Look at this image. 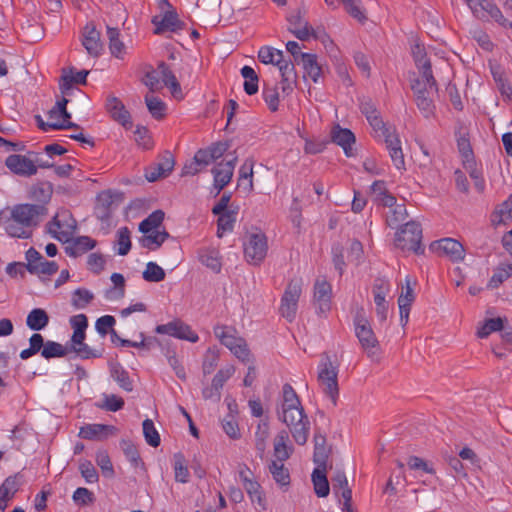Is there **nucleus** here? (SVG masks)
<instances>
[{
	"mask_svg": "<svg viewBox=\"0 0 512 512\" xmlns=\"http://www.w3.org/2000/svg\"><path fill=\"white\" fill-rule=\"evenodd\" d=\"M395 246L402 251H412L415 254H423L424 247L422 246L421 225L415 221H409L404 224L396 232Z\"/></svg>",
	"mask_w": 512,
	"mask_h": 512,
	"instance_id": "nucleus-1",
	"label": "nucleus"
},
{
	"mask_svg": "<svg viewBox=\"0 0 512 512\" xmlns=\"http://www.w3.org/2000/svg\"><path fill=\"white\" fill-rule=\"evenodd\" d=\"M26 267L29 273L36 274L40 278L55 274L59 266L55 261L47 260L34 247H30L25 253Z\"/></svg>",
	"mask_w": 512,
	"mask_h": 512,
	"instance_id": "nucleus-2",
	"label": "nucleus"
},
{
	"mask_svg": "<svg viewBox=\"0 0 512 512\" xmlns=\"http://www.w3.org/2000/svg\"><path fill=\"white\" fill-rule=\"evenodd\" d=\"M47 213L44 205L36 204H17L11 210V220L27 228L36 226L39 222V216Z\"/></svg>",
	"mask_w": 512,
	"mask_h": 512,
	"instance_id": "nucleus-3",
	"label": "nucleus"
},
{
	"mask_svg": "<svg viewBox=\"0 0 512 512\" xmlns=\"http://www.w3.org/2000/svg\"><path fill=\"white\" fill-rule=\"evenodd\" d=\"M337 375V368L332 365L329 357H327V360L319 366L318 380L323 386L324 393L331 399L333 406L337 405L339 395Z\"/></svg>",
	"mask_w": 512,
	"mask_h": 512,
	"instance_id": "nucleus-4",
	"label": "nucleus"
},
{
	"mask_svg": "<svg viewBox=\"0 0 512 512\" xmlns=\"http://www.w3.org/2000/svg\"><path fill=\"white\" fill-rule=\"evenodd\" d=\"M267 238L264 233L249 234L244 241V255L249 263L260 264L267 253Z\"/></svg>",
	"mask_w": 512,
	"mask_h": 512,
	"instance_id": "nucleus-5",
	"label": "nucleus"
},
{
	"mask_svg": "<svg viewBox=\"0 0 512 512\" xmlns=\"http://www.w3.org/2000/svg\"><path fill=\"white\" fill-rule=\"evenodd\" d=\"M454 135L457 142L458 151L463 159L464 167H472L475 164L474 153L470 143L469 128L458 119L455 123Z\"/></svg>",
	"mask_w": 512,
	"mask_h": 512,
	"instance_id": "nucleus-6",
	"label": "nucleus"
},
{
	"mask_svg": "<svg viewBox=\"0 0 512 512\" xmlns=\"http://www.w3.org/2000/svg\"><path fill=\"white\" fill-rule=\"evenodd\" d=\"M175 165L174 156L170 151H164L159 157V162L151 164L145 169V178L149 182H155L167 177Z\"/></svg>",
	"mask_w": 512,
	"mask_h": 512,
	"instance_id": "nucleus-7",
	"label": "nucleus"
},
{
	"mask_svg": "<svg viewBox=\"0 0 512 512\" xmlns=\"http://www.w3.org/2000/svg\"><path fill=\"white\" fill-rule=\"evenodd\" d=\"M155 332L158 334H168L192 343H196L199 340L198 335L192 331L191 327L181 320H174L167 324L157 325Z\"/></svg>",
	"mask_w": 512,
	"mask_h": 512,
	"instance_id": "nucleus-8",
	"label": "nucleus"
},
{
	"mask_svg": "<svg viewBox=\"0 0 512 512\" xmlns=\"http://www.w3.org/2000/svg\"><path fill=\"white\" fill-rule=\"evenodd\" d=\"M429 249L448 256L452 261H459L464 258V248L462 244L452 238H443L430 244Z\"/></svg>",
	"mask_w": 512,
	"mask_h": 512,
	"instance_id": "nucleus-9",
	"label": "nucleus"
},
{
	"mask_svg": "<svg viewBox=\"0 0 512 512\" xmlns=\"http://www.w3.org/2000/svg\"><path fill=\"white\" fill-rule=\"evenodd\" d=\"M5 165L12 173L19 176L30 177L37 173V166L34 161L24 155H9L5 160Z\"/></svg>",
	"mask_w": 512,
	"mask_h": 512,
	"instance_id": "nucleus-10",
	"label": "nucleus"
},
{
	"mask_svg": "<svg viewBox=\"0 0 512 512\" xmlns=\"http://www.w3.org/2000/svg\"><path fill=\"white\" fill-rule=\"evenodd\" d=\"M155 26L154 33L160 35L165 31L177 32L185 28V23L181 21L175 10L166 11L163 17L154 16L151 20Z\"/></svg>",
	"mask_w": 512,
	"mask_h": 512,
	"instance_id": "nucleus-11",
	"label": "nucleus"
},
{
	"mask_svg": "<svg viewBox=\"0 0 512 512\" xmlns=\"http://www.w3.org/2000/svg\"><path fill=\"white\" fill-rule=\"evenodd\" d=\"M283 403H282V416L280 419L283 422H287L288 412L294 411L297 416H301L304 412V408L301 405L300 399L293 389V387L286 383L283 385Z\"/></svg>",
	"mask_w": 512,
	"mask_h": 512,
	"instance_id": "nucleus-12",
	"label": "nucleus"
},
{
	"mask_svg": "<svg viewBox=\"0 0 512 512\" xmlns=\"http://www.w3.org/2000/svg\"><path fill=\"white\" fill-rule=\"evenodd\" d=\"M330 136L333 143L342 147L347 157L354 156L352 146L355 144L356 138L350 129L342 128L339 124H336L332 127Z\"/></svg>",
	"mask_w": 512,
	"mask_h": 512,
	"instance_id": "nucleus-13",
	"label": "nucleus"
},
{
	"mask_svg": "<svg viewBox=\"0 0 512 512\" xmlns=\"http://www.w3.org/2000/svg\"><path fill=\"white\" fill-rule=\"evenodd\" d=\"M106 109L111 117L125 129L132 128L133 123L131 121V115L119 98L109 96L106 101Z\"/></svg>",
	"mask_w": 512,
	"mask_h": 512,
	"instance_id": "nucleus-14",
	"label": "nucleus"
},
{
	"mask_svg": "<svg viewBox=\"0 0 512 512\" xmlns=\"http://www.w3.org/2000/svg\"><path fill=\"white\" fill-rule=\"evenodd\" d=\"M300 296L301 290H285L281 298L279 312L290 323L296 318Z\"/></svg>",
	"mask_w": 512,
	"mask_h": 512,
	"instance_id": "nucleus-15",
	"label": "nucleus"
},
{
	"mask_svg": "<svg viewBox=\"0 0 512 512\" xmlns=\"http://www.w3.org/2000/svg\"><path fill=\"white\" fill-rule=\"evenodd\" d=\"M100 35V32L93 23H88L84 27L82 45L92 57H98L103 50Z\"/></svg>",
	"mask_w": 512,
	"mask_h": 512,
	"instance_id": "nucleus-16",
	"label": "nucleus"
},
{
	"mask_svg": "<svg viewBox=\"0 0 512 512\" xmlns=\"http://www.w3.org/2000/svg\"><path fill=\"white\" fill-rule=\"evenodd\" d=\"M117 433L118 429L113 425L87 424L81 427L79 436L87 440H103L109 436H114Z\"/></svg>",
	"mask_w": 512,
	"mask_h": 512,
	"instance_id": "nucleus-17",
	"label": "nucleus"
},
{
	"mask_svg": "<svg viewBox=\"0 0 512 512\" xmlns=\"http://www.w3.org/2000/svg\"><path fill=\"white\" fill-rule=\"evenodd\" d=\"M48 232L58 241L66 243L71 240L74 229L76 228V221L73 224H63L58 216H55L52 221L48 223Z\"/></svg>",
	"mask_w": 512,
	"mask_h": 512,
	"instance_id": "nucleus-18",
	"label": "nucleus"
},
{
	"mask_svg": "<svg viewBox=\"0 0 512 512\" xmlns=\"http://www.w3.org/2000/svg\"><path fill=\"white\" fill-rule=\"evenodd\" d=\"M113 198L111 191H103L98 194L94 214L102 222H108L112 214Z\"/></svg>",
	"mask_w": 512,
	"mask_h": 512,
	"instance_id": "nucleus-19",
	"label": "nucleus"
},
{
	"mask_svg": "<svg viewBox=\"0 0 512 512\" xmlns=\"http://www.w3.org/2000/svg\"><path fill=\"white\" fill-rule=\"evenodd\" d=\"M311 480L314 485L315 494L324 498L330 493L329 481L327 478V467H316L311 475Z\"/></svg>",
	"mask_w": 512,
	"mask_h": 512,
	"instance_id": "nucleus-20",
	"label": "nucleus"
},
{
	"mask_svg": "<svg viewBox=\"0 0 512 512\" xmlns=\"http://www.w3.org/2000/svg\"><path fill=\"white\" fill-rule=\"evenodd\" d=\"M416 299L415 290H401L398 297V307L400 313V324L405 327L409 321L411 306Z\"/></svg>",
	"mask_w": 512,
	"mask_h": 512,
	"instance_id": "nucleus-21",
	"label": "nucleus"
},
{
	"mask_svg": "<svg viewBox=\"0 0 512 512\" xmlns=\"http://www.w3.org/2000/svg\"><path fill=\"white\" fill-rule=\"evenodd\" d=\"M300 60L303 64L305 74H307L313 82H318L323 75V67L317 61V55L311 53L300 54Z\"/></svg>",
	"mask_w": 512,
	"mask_h": 512,
	"instance_id": "nucleus-22",
	"label": "nucleus"
},
{
	"mask_svg": "<svg viewBox=\"0 0 512 512\" xmlns=\"http://www.w3.org/2000/svg\"><path fill=\"white\" fill-rule=\"evenodd\" d=\"M480 15L487 13L492 19H494L499 25L504 28H512V22L508 21L502 14L499 7L494 3L493 0H482L478 6Z\"/></svg>",
	"mask_w": 512,
	"mask_h": 512,
	"instance_id": "nucleus-23",
	"label": "nucleus"
},
{
	"mask_svg": "<svg viewBox=\"0 0 512 512\" xmlns=\"http://www.w3.org/2000/svg\"><path fill=\"white\" fill-rule=\"evenodd\" d=\"M355 335L358 338L361 347L367 352L368 356H371L373 354L372 349L379 346V342L371 325L356 329Z\"/></svg>",
	"mask_w": 512,
	"mask_h": 512,
	"instance_id": "nucleus-24",
	"label": "nucleus"
},
{
	"mask_svg": "<svg viewBox=\"0 0 512 512\" xmlns=\"http://www.w3.org/2000/svg\"><path fill=\"white\" fill-rule=\"evenodd\" d=\"M291 434L298 445L306 444L309 436L310 422L305 413L298 416L297 423L291 425Z\"/></svg>",
	"mask_w": 512,
	"mask_h": 512,
	"instance_id": "nucleus-25",
	"label": "nucleus"
},
{
	"mask_svg": "<svg viewBox=\"0 0 512 512\" xmlns=\"http://www.w3.org/2000/svg\"><path fill=\"white\" fill-rule=\"evenodd\" d=\"M235 329L226 325H216L214 334L219 338L220 342L230 351L235 349V344L241 342L243 338L234 335Z\"/></svg>",
	"mask_w": 512,
	"mask_h": 512,
	"instance_id": "nucleus-26",
	"label": "nucleus"
},
{
	"mask_svg": "<svg viewBox=\"0 0 512 512\" xmlns=\"http://www.w3.org/2000/svg\"><path fill=\"white\" fill-rule=\"evenodd\" d=\"M332 297V290H314L313 305L318 315L325 316L331 310Z\"/></svg>",
	"mask_w": 512,
	"mask_h": 512,
	"instance_id": "nucleus-27",
	"label": "nucleus"
},
{
	"mask_svg": "<svg viewBox=\"0 0 512 512\" xmlns=\"http://www.w3.org/2000/svg\"><path fill=\"white\" fill-rule=\"evenodd\" d=\"M96 246V241L88 236L76 238L72 245L65 248V252L72 257H78Z\"/></svg>",
	"mask_w": 512,
	"mask_h": 512,
	"instance_id": "nucleus-28",
	"label": "nucleus"
},
{
	"mask_svg": "<svg viewBox=\"0 0 512 512\" xmlns=\"http://www.w3.org/2000/svg\"><path fill=\"white\" fill-rule=\"evenodd\" d=\"M49 324V315L42 308H34L26 318V325L34 331L43 330Z\"/></svg>",
	"mask_w": 512,
	"mask_h": 512,
	"instance_id": "nucleus-29",
	"label": "nucleus"
},
{
	"mask_svg": "<svg viewBox=\"0 0 512 512\" xmlns=\"http://www.w3.org/2000/svg\"><path fill=\"white\" fill-rule=\"evenodd\" d=\"M52 193L53 185L50 182L44 181L31 186L29 197L44 205L51 199Z\"/></svg>",
	"mask_w": 512,
	"mask_h": 512,
	"instance_id": "nucleus-30",
	"label": "nucleus"
},
{
	"mask_svg": "<svg viewBox=\"0 0 512 512\" xmlns=\"http://www.w3.org/2000/svg\"><path fill=\"white\" fill-rule=\"evenodd\" d=\"M170 238V234L166 231L155 230L150 234H144L139 240L142 247L147 248L149 250L158 249L165 240Z\"/></svg>",
	"mask_w": 512,
	"mask_h": 512,
	"instance_id": "nucleus-31",
	"label": "nucleus"
},
{
	"mask_svg": "<svg viewBox=\"0 0 512 512\" xmlns=\"http://www.w3.org/2000/svg\"><path fill=\"white\" fill-rule=\"evenodd\" d=\"M509 220H512V194L491 214V222L495 226Z\"/></svg>",
	"mask_w": 512,
	"mask_h": 512,
	"instance_id": "nucleus-32",
	"label": "nucleus"
},
{
	"mask_svg": "<svg viewBox=\"0 0 512 512\" xmlns=\"http://www.w3.org/2000/svg\"><path fill=\"white\" fill-rule=\"evenodd\" d=\"M111 377L125 391H133V381L130 379L129 373L119 363L111 365Z\"/></svg>",
	"mask_w": 512,
	"mask_h": 512,
	"instance_id": "nucleus-33",
	"label": "nucleus"
},
{
	"mask_svg": "<svg viewBox=\"0 0 512 512\" xmlns=\"http://www.w3.org/2000/svg\"><path fill=\"white\" fill-rule=\"evenodd\" d=\"M165 213L162 210H155L139 224V231L148 234L155 231L163 222Z\"/></svg>",
	"mask_w": 512,
	"mask_h": 512,
	"instance_id": "nucleus-34",
	"label": "nucleus"
},
{
	"mask_svg": "<svg viewBox=\"0 0 512 512\" xmlns=\"http://www.w3.org/2000/svg\"><path fill=\"white\" fill-rule=\"evenodd\" d=\"M68 353V344L63 346L62 344L51 340L46 341L44 348L41 350V356L47 360L65 357Z\"/></svg>",
	"mask_w": 512,
	"mask_h": 512,
	"instance_id": "nucleus-35",
	"label": "nucleus"
},
{
	"mask_svg": "<svg viewBox=\"0 0 512 512\" xmlns=\"http://www.w3.org/2000/svg\"><path fill=\"white\" fill-rule=\"evenodd\" d=\"M253 166L254 161L252 159H246L239 169L238 187H242L244 181H247V185L244 187L247 193L253 190Z\"/></svg>",
	"mask_w": 512,
	"mask_h": 512,
	"instance_id": "nucleus-36",
	"label": "nucleus"
},
{
	"mask_svg": "<svg viewBox=\"0 0 512 512\" xmlns=\"http://www.w3.org/2000/svg\"><path fill=\"white\" fill-rule=\"evenodd\" d=\"M269 471L277 484L282 487H287L290 485V473L288 468H286L283 463L272 461L269 465Z\"/></svg>",
	"mask_w": 512,
	"mask_h": 512,
	"instance_id": "nucleus-37",
	"label": "nucleus"
},
{
	"mask_svg": "<svg viewBox=\"0 0 512 512\" xmlns=\"http://www.w3.org/2000/svg\"><path fill=\"white\" fill-rule=\"evenodd\" d=\"M107 36L109 39V49L111 54L117 58H120L124 53L125 46L119 38V29L107 26Z\"/></svg>",
	"mask_w": 512,
	"mask_h": 512,
	"instance_id": "nucleus-38",
	"label": "nucleus"
},
{
	"mask_svg": "<svg viewBox=\"0 0 512 512\" xmlns=\"http://www.w3.org/2000/svg\"><path fill=\"white\" fill-rule=\"evenodd\" d=\"M94 294L90 290H74L71 294V305L77 309H85L93 300Z\"/></svg>",
	"mask_w": 512,
	"mask_h": 512,
	"instance_id": "nucleus-39",
	"label": "nucleus"
},
{
	"mask_svg": "<svg viewBox=\"0 0 512 512\" xmlns=\"http://www.w3.org/2000/svg\"><path fill=\"white\" fill-rule=\"evenodd\" d=\"M120 447L128 459V461L134 466L138 467L139 465H144V462L142 461L139 451L137 447L130 441L126 439H122L120 441Z\"/></svg>",
	"mask_w": 512,
	"mask_h": 512,
	"instance_id": "nucleus-40",
	"label": "nucleus"
},
{
	"mask_svg": "<svg viewBox=\"0 0 512 512\" xmlns=\"http://www.w3.org/2000/svg\"><path fill=\"white\" fill-rule=\"evenodd\" d=\"M504 329V320L501 317L486 319L483 325L478 329L477 336L486 338L492 332L502 331Z\"/></svg>",
	"mask_w": 512,
	"mask_h": 512,
	"instance_id": "nucleus-41",
	"label": "nucleus"
},
{
	"mask_svg": "<svg viewBox=\"0 0 512 512\" xmlns=\"http://www.w3.org/2000/svg\"><path fill=\"white\" fill-rule=\"evenodd\" d=\"M386 148L389 151V155L395 167L397 169H403L405 166V161L400 139H394V142L388 140V145Z\"/></svg>",
	"mask_w": 512,
	"mask_h": 512,
	"instance_id": "nucleus-42",
	"label": "nucleus"
},
{
	"mask_svg": "<svg viewBox=\"0 0 512 512\" xmlns=\"http://www.w3.org/2000/svg\"><path fill=\"white\" fill-rule=\"evenodd\" d=\"M216 215L219 216L217 220V235L218 237H222L224 232L233 230L234 223L236 222L237 211H230Z\"/></svg>",
	"mask_w": 512,
	"mask_h": 512,
	"instance_id": "nucleus-43",
	"label": "nucleus"
},
{
	"mask_svg": "<svg viewBox=\"0 0 512 512\" xmlns=\"http://www.w3.org/2000/svg\"><path fill=\"white\" fill-rule=\"evenodd\" d=\"M143 435L148 445L151 447H158L161 439L158 431L156 430L154 423L151 419H145L142 423Z\"/></svg>",
	"mask_w": 512,
	"mask_h": 512,
	"instance_id": "nucleus-44",
	"label": "nucleus"
},
{
	"mask_svg": "<svg viewBox=\"0 0 512 512\" xmlns=\"http://www.w3.org/2000/svg\"><path fill=\"white\" fill-rule=\"evenodd\" d=\"M131 232L128 227H121L117 231V245L118 250L117 253L121 256H125L129 253L131 249Z\"/></svg>",
	"mask_w": 512,
	"mask_h": 512,
	"instance_id": "nucleus-45",
	"label": "nucleus"
},
{
	"mask_svg": "<svg viewBox=\"0 0 512 512\" xmlns=\"http://www.w3.org/2000/svg\"><path fill=\"white\" fill-rule=\"evenodd\" d=\"M165 271L155 262H148L142 273L144 280L148 282H159L165 278Z\"/></svg>",
	"mask_w": 512,
	"mask_h": 512,
	"instance_id": "nucleus-46",
	"label": "nucleus"
},
{
	"mask_svg": "<svg viewBox=\"0 0 512 512\" xmlns=\"http://www.w3.org/2000/svg\"><path fill=\"white\" fill-rule=\"evenodd\" d=\"M145 103L147 105L149 112L155 119H161L164 117L166 105L161 99L146 95Z\"/></svg>",
	"mask_w": 512,
	"mask_h": 512,
	"instance_id": "nucleus-47",
	"label": "nucleus"
},
{
	"mask_svg": "<svg viewBox=\"0 0 512 512\" xmlns=\"http://www.w3.org/2000/svg\"><path fill=\"white\" fill-rule=\"evenodd\" d=\"M69 352H75L82 359L100 358L103 355V349H92L85 342L77 346L70 345Z\"/></svg>",
	"mask_w": 512,
	"mask_h": 512,
	"instance_id": "nucleus-48",
	"label": "nucleus"
},
{
	"mask_svg": "<svg viewBox=\"0 0 512 512\" xmlns=\"http://www.w3.org/2000/svg\"><path fill=\"white\" fill-rule=\"evenodd\" d=\"M212 173L214 175V187L217 190L216 194H219L220 191L223 190L224 187L231 181L233 174L230 172V170H224L220 167L214 168Z\"/></svg>",
	"mask_w": 512,
	"mask_h": 512,
	"instance_id": "nucleus-49",
	"label": "nucleus"
},
{
	"mask_svg": "<svg viewBox=\"0 0 512 512\" xmlns=\"http://www.w3.org/2000/svg\"><path fill=\"white\" fill-rule=\"evenodd\" d=\"M244 488L252 502H257L263 508L265 507V499L261 492L260 484L255 480H250L244 484Z\"/></svg>",
	"mask_w": 512,
	"mask_h": 512,
	"instance_id": "nucleus-50",
	"label": "nucleus"
},
{
	"mask_svg": "<svg viewBox=\"0 0 512 512\" xmlns=\"http://www.w3.org/2000/svg\"><path fill=\"white\" fill-rule=\"evenodd\" d=\"M96 463L101 468L102 473L107 478L114 477V468L110 457L106 451H98L96 455Z\"/></svg>",
	"mask_w": 512,
	"mask_h": 512,
	"instance_id": "nucleus-51",
	"label": "nucleus"
},
{
	"mask_svg": "<svg viewBox=\"0 0 512 512\" xmlns=\"http://www.w3.org/2000/svg\"><path fill=\"white\" fill-rule=\"evenodd\" d=\"M88 74V70H81L75 76H63L62 83L60 84L62 92L64 93L66 90L71 89L73 83L85 85Z\"/></svg>",
	"mask_w": 512,
	"mask_h": 512,
	"instance_id": "nucleus-52",
	"label": "nucleus"
},
{
	"mask_svg": "<svg viewBox=\"0 0 512 512\" xmlns=\"http://www.w3.org/2000/svg\"><path fill=\"white\" fill-rule=\"evenodd\" d=\"M374 302L376 305L375 312L377 318L381 323H384L388 317V302L385 299V295L382 292H377L374 295Z\"/></svg>",
	"mask_w": 512,
	"mask_h": 512,
	"instance_id": "nucleus-53",
	"label": "nucleus"
},
{
	"mask_svg": "<svg viewBox=\"0 0 512 512\" xmlns=\"http://www.w3.org/2000/svg\"><path fill=\"white\" fill-rule=\"evenodd\" d=\"M72 498L76 504L81 505V506L93 504L95 501L94 493L84 487L77 488L74 491Z\"/></svg>",
	"mask_w": 512,
	"mask_h": 512,
	"instance_id": "nucleus-54",
	"label": "nucleus"
},
{
	"mask_svg": "<svg viewBox=\"0 0 512 512\" xmlns=\"http://www.w3.org/2000/svg\"><path fill=\"white\" fill-rule=\"evenodd\" d=\"M512 275V265L506 267H499L495 270L493 276L490 279L488 288H497L504 280Z\"/></svg>",
	"mask_w": 512,
	"mask_h": 512,
	"instance_id": "nucleus-55",
	"label": "nucleus"
},
{
	"mask_svg": "<svg viewBox=\"0 0 512 512\" xmlns=\"http://www.w3.org/2000/svg\"><path fill=\"white\" fill-rule=\"evenodd\" d=\"M415 101L418 109L422 112L425 118L434 114L435 105L433 100L429 97V94L415 97Z\"/></svg>",
	"mask_w": 512,
	"mask_h": 512,
	"instance_id": "nucleus-56",
	"label": "nucleus"
},
{
	"mask_svg": "<svg viewBox=\"0 0 512 512\" xmlns=\"http://www.w3.org/2000/svg\"><path fill=\"white\" fill-rule=\"evenodd\" d=\"M115 323L116 320L113 316L104 315L96 320L95 328L101 336H106L114 329Z\"/></svg>",
	"mask_w": 512,
	"mask_h": 512,
	"instance_id": "nucleus-57",
	"label": "nucleus"
},
{
	"mask_svg": "<svg viewBox=\"0 0 512 512\" xmlns=\"http://www.w3.org/2000/svg\"><path fill=\"white\" fill-rule=\"evenodd\" d=\"M174 469L176 481L186 483L188 481L189 471L184 465V456L181 453L175 454Z\"/></svg>",
	"mask_w": 512,
	"mask_h": 512,
	"instance_id": "nucleus-58",
	"label": "nucleus"
},
{
	"mask_svg": "<svg viewBox=\"0 0 512 512\" xmlns=\"http://www.w3.org/2000/svg\"><path fill=\"white\" fill-rule=\"evenodd\" d=\"M219 354L216 350L209 348L205 354L202 370L204 375L210 374L213 372L215 367L218 364Z\"/></svg>",
	"mask_w": 512,
	"mask_h": 512,
	"instance_id": "nucleus-59",
	"label": "nucleus"
},
{
	"mask_svg": "<svg viewBox=\"0 0 512 512\" xmlns=\"http://www.w3.org/2000/svg\"><path fill=\"white\" fill-rule=\"evenodd\" d=\"M222 427L225 433L232 439H238L240 437L238 423L235 420L234 415L228 414L222 420Z\"/></svg>",
	"mask_w": 512,
	"mask_h": 512,
	"instance_id": "nucleus-60",
	"label": "nucleus"
},
{
	"mask_svg": "<svg viewBox=\"0 0 512 512\" xmlns=\"http://www.w3.org/2000/svg\"><path fill=\"white\" fill-rule=\"evenodd\" d=\"M263 99L268 105L269 109L272 112L278 110L279 106V93L277 87L273 88H264L263 90Z\"/></svg>",
	"mask_w": 512,
	"mask_h": 512,
	"instance_id": "nucleus-61",
	"label": "nucleus"
},
{
	"mask_svg": "<svg viewBox=\"0 0 512 512\" xmlns=\"http://www.w3.org/2000/svg\"><path fill=\"white\" fill-rule=\"evenodd\" d=\"M125 405L123 398L116 396L114 394L106 395L104 404L98 405V407L102 409H106L107 411L116 412L121 410Z\"/></svg>",
	"mask_w": 512,
	"mask_h": 512,
	"instance_id": "nucleus-62",
	"label": "nucleus"
},
{
	"mask_svg": "<svg viewBox=\"0 0 512 512\" xmlns=\"http://www.w3.org/2000/svg\"><path fill=\"white\" fill-rule=\"evenodd\" d=\"M79 470L81 472L82 477L85 478L86 482L94 483L98 481L99 476L97 470L90 461L86 460L80 463Z\"/></svg>",
	"mask_w": 512,
	"mask_h": 512,
	"instance_id": "nucleus-63",
	"label": "nucleus"
},
{
	"mask_svg": "<svg viewBox=\"0 0 512 512\" xmlns=\"http://www.w3.org/2000/svg\"><path fill=\"white\" fill-rule=\"evenodd\" d=\"M363 256V246L360 241L352 240L349 250H348V261L355 265H358L361 262Z\"/></svg>",
	"mask_w": 512,
	"mask_h": 512,
	"instance_id": "nucleus-64",
	"label": "nucleus"
}]
</instances>
